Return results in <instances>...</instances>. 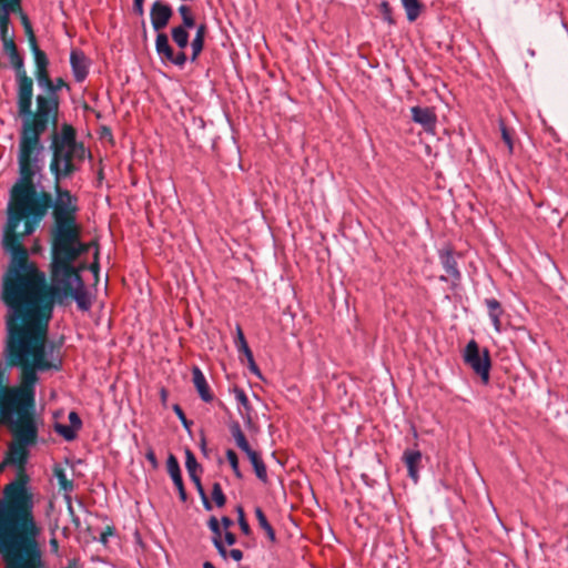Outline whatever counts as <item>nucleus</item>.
Masks as SVG:
<instances>
[{
  "label": "nucleus",
  "instance_id": "8",
  "mask_svg": "<svg viewBox=\"0 0 568 568\" xmlns=\"http://www.w3.org/2000/svg\"><path fill=\"white\" fill-rule=\"evenodd\" d=\"M189 27L178 26L171 30L172 40L180 48L178 53H174L169 43V38L165 33H158L155 39V50L162 62H170L179 68H183L187 61L184 49L189 44Z\"/></svg>",
  "mask_w": 568,
  "mask_h": 568
},
{
  "label": "nucleus",
  "instance_id": "20",
  "mask_svg": "<svg viewBox=\"0 0 568 568\" xmlns=\"http://www.w3.org/2000/svg\"><path fill=\"white\" fill-rule=\"evenodd\" d=\"M207 526L211 529V531L213 532L212 542H213L214 547L216 548L220 556L223 557L224 559H226L227 550L222 541V530H221L220 523H219L217 518L212 516L207 521Z\"/></svg>",
  "mask_w": 568,
  "mask_h": 568
},
{
  "label": "nucleus",
  "instance_id": "44",
  "mask_svg": "<svg viewBox=\"0 0 568 568\" xmlns=\"http://www.w3.org/2000/svg\"><path fill=\"white\" fill-rule=\"evenodd\" d=\"M239 352L243 353L247 361L254 358L253 353L247 345V342H243V346L239 347Z\"/></svg>",
  "mask_w": 568,
  "mask_h": 568
},
{
  "label": "nucleus",
  "instance_id": "16",
  "mask_svg": "<svg viewBox=\"0 0 568 568\" xmlns=\"http://www.w3.org/2000/svg\"><path fill=\"white\" fill-rule=\"evenodd\" d=\"M168 473L170 474L173 484L175 485L180 499L184 503L187 499L186 490L184 488L181 468L176 457L173 454H170L166 460Z\"/></svg>",
  "mask_w": 568,
  "mask_h": 568
},
{
  "label": "nucleus",
  "instance_id": "9",
  "mask_svg": "<svg viewBox=\"0 0 568 568\" xmlns=\"http://www.w3.org/2000/svg\"><path fill=\"white\" fill-rule=\"evenodd\" d=\"M463 357L465 364L480 377L483 384H488L491 367L489 351L484 348L483 352H480L477 342L471 339L466 345Z\"/></svg>",
  "mask_w": 568,
  "mask_h": 568
},
{
  "label": "nucleus",
  "instance_id": "31",
  "mask_svg": "<svg viewBox=\"0 0 568 568\" xmlns=\"http://www.w3.org/2000/svg\"><path fill=\"white\" fill-rule=\"evenodd\" d=\"M179 13L182 18V24L181 26H185V27H189V28H194L195 27V19H194V16H193V12L191 10V8L186 4H181L179 7Z\"/></svg>",
  "mask_w": 568,
  "mask_h": 568
},
{
  "label": "nucleus",
  "instance_id": "21",
  "mask_svg": "<svg viewBox=\"0 0 568 568\" xmlns=\"http://www.w3.org/2000/svg\"><path fill=\"white\" fill-rule=\"evenodd\" d=\"M485 305L488 310V315L491 320L493 326L497 333L501 332V321L500 317L504 314V310L501 304L496 298H486Z\"/></svg>",
  "mask_w": 568,
  "mask_h": 568
},
{
  "label": "nucleus",
  "instance_id": "47",
  "mask_svg": "<svg viewBox=\"0 0 568 568\" xmlns=\"http://www.w3.org/2000/svg\"><path fill=\"white\" fill-rule=\"evenodd\" d=\"M7 568H32L26 559L20 562H7Z\"/></svg>",
  "mask_w": 568,
  "mask_h": 568
},
{
  "label": "nucleus",
  "instance_id": "14",
  "mask_svg": "<svg viewBox=\"0 0 568 568\" xmlns=\"http://www.w3.org/2000/svg\"><path fill=\"white\" fill-rule=\"evenodd\" d=\"M70 65L74 80L83 82L89 74L90 62L81 50L73 49L70 52Z\"/></svg>",
  "mask_w": 568,
  "mask_h": 568
},
{
  "label": "nucleus",
  "instance_id": "36",
  "mask_svg": "<svg viewBox=\"0 0 568 568\" xmlns=\"http://www.w3.org/2000/svg\"><path fill=\"white\" fill-rule=\"evenodd\" d=\"M203 47H204L203 40L193 38V40L191 42L192 55L190 59L192 62L196 61V59L199 58L200 53L203 50Z\"/></svg>",
  "mask_w": 568,
  "mask_h": 568
},
{
  "label": "nucleus",
  "instance_id": "2",
  "mask_svg": "<svg viewBox=\"0 0 568 568\" xmlns=\"http://www.w3.org/2000/svg\"><path fill=\"white\" fill-rule=\"evenodd\" d=\"M12 442L3 464L17 467L16 477L3 487L0 498V551L7 562H20L31 554L40 532L34 515L33 494L26 471L29 447L36 445L39 429L10 430Z\"/></svg>",
  "mask_w": 568,
  "mask_h": 568
},
{
  "label": "nucleus",
  "instance_id": "13",
  "mask_svg": "<svg viewBox=\"0 0 568 568\" xmlns=\"http://www.w3.org/2000/svg\"><path fill=\"white\" fill-rule=\"evenodd\" d=\"M439 260L443 264L445 273L440 278L446 282H457L460 280V272L457 267V262L454 256V251L450 246H445L439 250Z\"/></svg>",
  "mask_w": 568,
  "mask_h": 568
},
{
  "label": "nucleus",
  "instance_id": "15",
  "mask_svg": "<svg viewBox=\"0 0 568 568\" xmlns=\"http://www.w3.org/2000/svg\"><path fill=\"white\" fill-rule=\"evenodd\" d=\"M412 119L415 123L420 124L428 133H434L437 122V116L432 108L413 106L410 109Z\"/></svg>",
  "mask_w": 568,
  "mask_h": 568
},
{
  "label": "nucleus",
  "instance_id": "40",
  "mask_svg": "<svg viewBox=\"0 0 568 568\" xmlns=\"http://www.w3.org/2000/svg\"><path fill=\"white\" fill-rule=\"evenodd\" d=\"M145 458L151 463L153 468L158 467V459H156L155 453L151 446H149L146 449Z\"/></svg>",
  "mask_w": 568,
  "mask_h": 568
},
{
  "label": "nucleus",
  "instance_id": "22",
  "mask_svg": "<svg viewBox=\"0 0 568 568\" xmlns=\"http://www.w3.org/2000/svg\"><path fill=\"white\" fill-rule=\"evenodd\" d=\"M246 456L250 459V462L254 468L256 477L263 484H266L268 481L267 469H266V465L263 462L261 455L257 452L252 449L251 452L246 453Z\"/></svg>",
  "mask_w": 568,
  "mask_h": 568
},
{
  "label": "nucleus",
  "instance_id": "10",
  "mask_svg": "<svg viewBox=\"0 0 568 568\" xmlns=\"http://www.w3.org/2000/svg\"><path fill=\"white\" fill-rule=\"evenodd\" d=\"M8 58L17 74V109L28 110L30 101L33 99V81L27 75L23 59L19 52L12 53Z\"/></svg>",
  "mask_w": 568,
  "mask_h": 568
},
{
  "label": "nucleus",
  "instance_id": "46",
  "mask_svg": "<svg viewBox=\"0 0 568 568\" xmlns=\"http://www.w3.org/2000/svg\"><path fill=\"white\" fill-rule=\"evenodd\" d=\"M227 556H230L235 561H241L243 559V552L240 549H231L227 552Z\"/></svg>",
  "mask_w": 568,
  "mask_h": 568
},
{
  "label": "nucleus",
  "instance_id": "50",
  "mask_svg": "<svg viewBox=\"0 0 568 568\" xmlns=\"http://www.w3.org/2000/svg\"><path fill=\"white\" fill-rule=\"evenodd\" d=\"M233 524H234L233 520L227 516H223L221 518V525L223 526L225 531H227L233 526Z\"/></svg>",
  "mask_w": 568,
  "mask_h": 568
},
{
  "label": "nucleus",
  "instance_id": "49",
  "mask_svg": "<svg viewBox=\"0 0 568 568\" xmlns=\"http://www.w3.org/2000/svg\"><path fill=\"white\" fill-rule=\"evenodd\" d=\"M205 32H206V27L204 24H200L196 29V33H195V39H200V40H203L204 41V38H205Z\"/></svg>",
  "mask_w": 568,
  "mask_h": 568
},
{
  "label": "nucleus",
  "instance_id": "4",
  "mask_svg": "<svg viewBox=\"0 0 568 568\" xmlns=\"http://www.w3.org/2000/svg\"><path fill=\"white\" fill-rule=\"evenodd\" d=\"M3 353L8 366L20 369L19 385L6 386L0 395V418L9 430L38 429L36 385L38 372L60 371L62 361L47 358L45 348L6 327Z\"/></svg>",
  "mask_w": 568,
  "mask_h": 568
},
{
  "label": "nucleus",
  "instance_id": "51",
  "mask_svg": "<svg viewBox=\"0 0 568 568\" xmlns=\"http://www.w3.org/2000/svg\"><path fill=\"white\" fill-rule=\"evenodd\" d=\"M168 397H169V392L166 390V388L162 387L160 389V399L164 407H166V405H168Z\"/></svg>",
  "mask_w": 568,
  "mask_h": 568
},
{
  "label": "nucleus",
  "instance_id": "41",
  "mask_svg": "<svg viewBox=\"0 0 568 568\" xmlns=\"http://www.w3.org/2000/svg\"><path fill=\"white\" fill-rule=\"evenodd\" d=\"M501 135H503V140L505 141V143L508 146L509 152L511 153L513 152V140H511L507 129L504 125L501 126Z\"/></svg>",
  "mask_w": 568,
  "mask_h": 568
},
{
  "label": "nucleus",
  "instance_id": "42",
  "mask_svg": "<svg viewBox=\"0 0 568 568\" xmlns=\"http://www.w3.org/2000/svg\"><path fill=\"white\" fill-rule=\"evenodd\" d=\"M133 10L136 14H144V0H133Z\"/></svg>",
  "mask_w": 568,
  "mask_h": 568
},
{
  "label": "nucleus",
  "instance_id": "11",
  "mask_svg": "<svg viewBox=\"0 0 568 568\" xmlns=\"http://www.w3.org/2000/svg\"><path fill=\"white\" fill-rule=\"evenodd\" d=\"M21 11V0H0V34L2 41L13 38L9 31L10 14Z\"/></svg>",
  "mask_w": 568,
  "mask_h": 568
},
{
  "label": "nucleus",
  "instance_id": "27",
  "mask_svg": "<svg viewBox=\"0 0 568 568\" xmlns=\"http://www.w3.org/2000/svg\"><path fill=\"white\" fill-rule=\"evenodd\" d=\"M36 80L41 90L40 92H44L47 89L52 91V79L49 75L48 68L37 69Z\"/></svg>",
  "mask_w": 568,
  "mask_h": 568
},
{
  "label": "nucleus",
  "instance_id": "24",
  "mask_svg": "<svg viewBox=\"0 0 568 568\" xmlns=\"http://www.w3.org/2000/svg\"><path fill=\"white\" fill-rule=\"evenodd\" d=\"M230 432L236 443V446L244 452L245 454L252 450L244 433L242 432L241 425L239 422H232L230 424Z\"/></svg>",
  "mask_w": 568,
  "mask_h": 568
},
{
  "label": "nucleus",
  "instance_id": "6",
  "mask_svg": "<svg viewBox=\"0 0 568 568\" xmlns=\"http://www.w3.org/2000/svg\"><path fill=\"white\" fill-rule=\"evenodd\" d=\"M52 131L50 171L54 178V185H60L62 179L71 176L77 171L75 161H83L87 151L82 143L77 142L72 125L64 123L59 133L57 128Z\"/></svg>",
  "mask_w": 568,
  "mask_h": 568
},
{
  "label": "nucleus",
  "instance_id": "57",
  "mask_svg": "<svg viewBox=\"0 0 568 568\" xmlns=\"http://www.w3.org/2000/svg\"><path fill=\"white\" fill-rule=\"evenodd\" d=\"M2 468V466L0 465V469Z\"/></svg>",
  "mask_w": 568,
  "mask_h": 568
},
{
  "label": "nucleus",
  "instance_id": "28",
  "mask_svg": "<svg viewBox=\"0 0 568 568\" xmlns=\"http://www.w3.org/2000/svg\"><path fill=\"white\" fill-rule=\"evenodd\" d=\"M185 467L187 469L190 478L192 476H197V471H202L201 465L197 463L194 454L189 448L185 450Z\"/></svg>",
  "mask_w": 568,
  "mask_h": 568
},
{
  "label": "nucleus",
  "instance_id": "34",
  "mask_svg": "<svg viewBox=\"0 0 568 568\" xmlns=\"http://www.w3.org/2000/svg\"><path fill=\"white\" fill-rule=\"evenodd\" d=\"M379 12L383 17V20L387 22L389 26H393L395 23V20L393 18V10L388 1L383 0L378 6Z\"/></svg>",
  "mask_w": 568,
  "mask_h": 568
},
{
  "label": "nucleus",
  "instance_id": "30",
  "mask_svg": "<svg viewBox=\"0 0 568 568\" xmlns=\"http://www.w3.org/2000/svg\"><path fill=\"white\" fill-rule=\"evenodd\" d=\"M54 430L68 442L74 440L77 438L78 430L71 425L57 423L54 425Z\"/></svg>",
  "mask_w": 568,
  "mask_h": 568
},
{
  "label": "nucleus",
  "instance_id": "38",
  "mask_svg": "<svg viewBox=\"0 0 568 568\" xmlns=\"http://www.w3.org/2000/svg\"><path fill=\"white\" fill-rule=\"evenodd\" d=\"M68 418H69L70 425L79 432L82 427V420H81L79 414L77 412L72 410L69 413Z\"/></svg>",
  "mask_w": 568,
  "mask_h": 568
},
{
  "label": "nucleus",
  "instance_id": "54",
  "mask_svg": "<svg viewBox=\"0 0 568 568\" xmlns=\"http://www.w3.org/2000/svg\"><path fill=\"white\" fill-rule=\"evenodd\" d=\"M200 497L202 499L203 507L206 510H211L212 509V504H211L210 499L207 498L206 494L203 493V495H200Z\"/></svg>",
  "mask_w": 568,
  "mask_h": 568
},
{
  "label": "nucleus",
  "instance_id": "53",
  "mask_svg": "<svg viewBox=\"0 0 568 568\" xmlns=\"http://www.w3.org/2000/svg\"><path fill=\"white\" fill-rule=\"evenodd\" d=\"M243 342H246L245 336H244L241 327L237 326V339H236L237 348L243 346Z\"/></svg>",
  "mask_w": 568,
  "mask_h": 568
},
{
  "label": "nucleus",
  "instance_id": "17",
  "mask_svg": "<svg viewBox=\"0 0 568 568\" xmlns=\"http://www.w3.org/2000/svg\"><path fill=\"white\" fill-rule=\"evenodd\" d=\"M192 382L194 387L200 396V398L205 403H211L214 399V395L211 392L209 383L200 369L199 366H193L192 368Z\"/></svg>",
  "mask_w": 568,
  "mask_h": 568
},
{
  "label": "nucleus",
  "instance_id": "12",
  "mask_svg": "<svg viewBox=\"0 0 568 568\" xmlns=\"http://www.w3.org/2000/svg\"><path fill=\"white\" fill-rule=\"evenodd\" d=\"M172 16L173 10L168 3L159 0L154 1L150 9V19L154 31L161 33L160 31L168 26Z\"/></svg>",
  "mask_w": 568,
  "mask_h": 568
},
{
  "label": "nucleus",
  "instance_id": "3",
  "mask_svg": "<svg viewBox=\"0 0 568 568\" xmlns=\"http://www.w3.org/2000/svg\"><path fill=\"white\" fill-rule=\"evenodd\" d=\"M95 295V286H2L6 327L45 348L54 304L68 306L74 301L80 311L88 312Z\"/></svg>",
  "mask_w": 568,
  "mask_h": 568
},
{
  "label": "nucleus",
  "instance_id": "55",
  "mask_svg": "<svg viewBox=\"0 0 568 568\" xmlns=\"http://www.w3.org/2000/svg\"><path fill=\"white\" fill-rule=\"evenodd\" d=\"M90 271L94 274L95 276V282L99 281L98 278V273H99V265L97 262H93L91 265H90Z\"/></svg>",
  "mask_w": 568,
  "mask_h": 568
},
{
  "label": "nucleus",
  "instance_id": "56",
  "mask_svg": "<svg viewBox=\"0 0 568 568\" xmlns=\"http://www.w3.org/2000/svg\"><path fill=\"white\" fill-rule=\"evenodd\" d=\"M203 568H216L211 561H205Z\"/></svg>",
  "mask_w": 568,
  "mask_h": 568
},
{
  "label": "nucleus",
  "instance_id": "25",
  "mask_svg": "<svg viewBox=\"0 0 568 568\" xmlns=\"http://www.w3.org/2000/svg\"><path fill=\"white\" fill-rule=\"evenodd\" d=\"M254 513H255V516H256V519H257V523H258L260 527L266 532L268 539L272 542H274L276 540L275 530L273 529V527L268 523V520H267L263 509L261 507H256Z\"/></svg>",
  "mask_w": 568,
  "mask_h": 568
},
{
  "label": "nucleus",
  "instance_id": "23",
  "mask_svg": "<svg viewBox=\"0 0 568 568\" xmlns=\"http://www.w3.org/2000/svg\"><path fill=\"white\" fill-rule=\"evenodd\" d=\"M23 20L27 24V28L28 30L30 31V43H31V47H32V51H33V55H34V62H36V67L37 69H42V68H48V64H49V61H48V58H47V54L39 49L38 44H37V40L31 31V28L30 26L28 24V21H27V18L23 16Z\"/></svg>",
  "mask_w": 568,
  "mask_h": 568
},
{
  "label": "nucleus",
  "instance_id": "52",
  "mask_svg": "<svg viewBox=\"0 0 568 568\" xmlns=\"http://www.w3.org/2000/svg\"><path fill=\"white\" fill-rule=\"evenodd\" d=\"M247 363H248V368H250V371H251L253 374H255V375L260 376V375H261V373H260V369H258V367H257V365H256V363H255L254 358H252V359L247 361Z\"/></svg>",
  "mask_w": 568,
  "mask_h": 568
},
{
  "label": "nucleus",
  "instance_id": "19",
  "mask_svg": "<svg viewBox=\"0 0 568 568\" xmlns=\"http://www.w3.org/2000/svg\"><path fill=\"white\" fill-rule=\"evenodd\" d=\"M234 394H235L236 400L241 404V406L244 409V412H242L241 414L244 419V424H245L246 428L247 429L254 428V420H253V415H252L253 408H252V405L250 404V400H248L245 392L242 388L235 387Z\"/></svg>",
  "mask_w": 568,
  "mask_h": 568
},
{
  "label": "nucleus",
  "instance_id": "35",
  "mask_svg": "<svg viewBox=\"0 0 568 568\" xmlns=\"http://www.w3.org/2000/svg\"><path fill=\"white\" fill-rule=\"evenodd\" d=\"M236 511H237V515H239V525H240L241 531L244 535H250L251 534V528H250V525H248L247 520L245 519V514H244L243 508L241 506H239L236 508Z\"/></svg>",
  "mask_w": 568,
  "mask_h": 568
},
{
  "label": "nucleus",
  "instance_id": "37",
  "mask_svg": "<svg viewBox=\"0 0 568 568\" xmlns=\"http://www.w3.org/2000/svg\"><path fill=\"white\" fill-rule=\"evenodd\" d=\"M173 410L174 413L176 414V416L179 417V419L181 420V423L183 424V426L186 428V429H190L191 425L193 424L191 420H189L182 409V407L179 405V404H174L173 405Z\"/></svg>",
  "mask_w": 568,
  "mask_h": 568
},
{
  "label": "nucleus",
  "instance_id": "45",
  "mask_svg": "<svg viewBox=\"0 0 568 568\" xmlns=\"http://www.w3.org/2000/svg\"><path fill=\"white\" fill-rule=\"evenodd\" d=\"M191 480L194 483L199 495H203V493H205V490H204L203 485L201 483L200 476L199 475L197 476H192Z\"/></svg>",
  "mask_w": 568,
  "mask_h": 568
},
{
  "label": "nucleus",
  "instance_id": "48",
  "mask_svg": "<svg viewBox=\"0 0 568 568\" xmlns=\"http://www.w3.org/2000/svg\"><path fill=\"white\" fill-rule=\"evenodd\" d=\"M224 538H225V542L229 546H232V545H234L236 542V536L232 531H230V530L225 531Z\"/></svg>",
  "mask_w": 568,
  "mask_h": 568
},
{
  "label": "nucleus",
  "instance_id": "5",
  "mask_svg": "<svg viewBox=\"0 0 568 568\" xmlns=\"http://www.w3.org/2000/svg\"><path fill=\"white\" fill-rule=\"evenodd\" d=\"M63 88L70 90V85L62 78H57L52 80V91L47 89L37 94L34 109H32V100L28 110L18 109L21 118L19 138L42 142L41 136L49 129L57 128L60 110L59 91Z\"/></svg>",
  "mask_w": 568,
  "mask_h": 568
},
{
  "label": "nucleus",
  "instance_id": "32",
  "mask_svg": "<svg viewBox=\"0 0 568 568\" xmlns=\"http://www.w3.org/2000/svg\"><path fill=\"white\" fill-rule=\"evenodd\" d=\"M226 458H227V462H229L235 477L241 479L243 477V475H242V471L240 470L239 458H237L236 453L233 449H227Z\"/></svg>",
  "mask_w": 568,
  "mask_h": 568
},
{
  "label": "nucleus",
  "instance_id": "29",
  "mask_svg": "<svg viewBox=\"0 0 568 568\" xmlns=\"http://www.w3.org/2000/svg\"><path fill=\"white\" fill-rule=\"evenodd\" d=\"M54 476L58 479L59 486L64 491H72L74 488L73 481L68 479L65 471L61 467H54Z\"/></svg>",
  "mask_w": 568,
  "mask_h": 568
},
{
  "label": "nucleus",
  "instance_id": "18",
  "mask_svg": "<svg viewBox=\"0 0 568 568\" xmlns=\"http://www.w3.org/2000/svg\"><path fill=\"white\" fill-rule=\"evenodd\" d=\"M403 462L407 467L408 476L417 483L422 453L417 449H406L403 454Z\"/></svg>",
  "mask_w": 568,
  "mask_h": 568
},
{
  "label": "nucleus",
  "instance_id": "1",
  "mask_svg": "<svg viewBox=\"0 0 568 568\" xmlns=\"http://www.w3.org/2000/svg\"><path fill=\"white\" fill-rule=\"evenodd\" d=\"M44 145L42 142L19 138V178L10 191L8 219L3 235H31L52 209L50 230L52 248L51 284H83L80 271L73 262L89 251L90 244L81 242V226L77 221L78 197L69 190L54 185V197L34 183L43 170Z\"/></svg>",
  "mask_w": 568,
  "mask_h": 568
},
{
  "label": "nucleus",
  "instance_id": "7",
  "mask_svg": "<svg viewBox=\"0 0 568 568\" xmlns=\"http://www.w3.org/2000/svg\"><path fill=\"white\" fill-rule=\"evenodd\" d=\"M20 235H2L1 245L10 260L2 284H47L45 274L29 258Z\"/></svg>",
  "mask_w": 568,
  "mask_h": 568
},
{
  "label": "nucleus",
  "instance_id": "33",
  "mask_svg": "<svg viewBox=\"0 0 568 568\" xmlns=\"http://www.w3.org/2000/svg\"><path fill=\"white\" fill-rule=\"evenodd\" d=\"M212 499L214 500L217 507H223L226 503V497L223 493L222 486L220 483H214L212 486Z\"/></svg>",
  "mask_w": 568,
  "mask_h": 568
},
{
  "label": "nucleus",
  "instance_id": "43",
  "mask_svg": "<svg viewBox=\"0 0 568 568\" xmlns=\"http://www.w3.org/2000/svg\"><path fill=\"white\" fill-rule=\"evenodd\" d=\"M113 534L114 529L112 527H106V529L101 532L99 540L105 545L109 540V537L112 536Z\"/></svg>",
  "mask_w": 568,
  "mask_h": 568
},
{
  "label": "nucleus",
  "instance_id": "26",
  "mask_svg": "<svg viewBox=\"0 0 568 568\" xmlns=\"http://www.w3.org/2000/svg\"><path fill=\"white\" fill-rule=\"evenodd\" d=\"M400 2L406 11L408 21H415L422 11V3L419 0H400Z\"/></svg>",
  "mask_w": 568,
  "mask_h": 568
},
{
  "label": "nucleus",
  "instance_id": "39",
  "mask_svg": "<svg viewBox=\"0 0 568 568\" xmlns=\"http://www.w3.org/2000/svg\"><path fill=\"white\" fill-rule=\"evenodd\" d=\"M3 47H4L7 55H11L12 51H13V54L18 52V49L13 41V38H8V40H4Z\"/></svg>",
  "mask_w": 568,
  "mask_h": 568
}]
</instances>
